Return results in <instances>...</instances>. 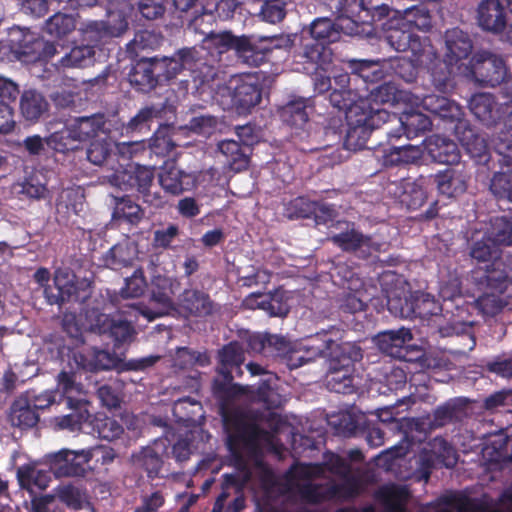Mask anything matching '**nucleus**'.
<instances>
[{
    "mask_svg": "<svg viewBox=\"0 0 512 512\" xmlns=\"http://www.w3.org/2000/svg\"><path fill=\"white\" fill-rule=\"evenodd\" d=\"M92 450L63 449L49 457V463L29 462L17 469L18 480H51L55 478L83 477L90 468Z\"/></svg>",
    "mask_w": 512,
    "mask_h": 512,
    "instance_id": "5",
    "label": "nucleus"
},
{
    "mask_svg": "<svg viewBox=\"0 0 512 512\" xmlns=\"http://www.w3.org/2000/svg\"><path fill=\"white\" fill-rule=\"evenodd\" d=\"M504 305H506V302L498 294L492 292L479 297L473 308L480 310L484 315H495Z\"/></svg>",
    "mask_w": 512,
    "mask_h": 512,
    "instance_id": "62",
    "label": "nucleus"
},
{
    "mask_svg": "<svg viewBox=\"0 0 512 512\" xmlns=\"http://www.w3.org/2000/svg\"><path fill=\"white\" fill-rule=\"evenodd\" d=\"M493 109L494 100L489 94H476L470 100L471 112L483 122H490L492 120Z\"/></svg>",
    "mask_w": 512,
    "mask_h": 512,
    "instance_id": "55",
    "label": "nucleus"
},
{
    "mask_svg": "<svg viewBox=\"0 0 512 512\" xmlns=\"http://www.w3.org/2000/svg\"><path fill=\"white\" fill-rule=\"evenodd\" d=\"M492 234L498 236V241L504 245H512V219L497 217L492 221Z\"/></svg>",
    "mask_w": 512,
    "mask_h": 512,
    "instance_id": "64",
    "label": "nucleus"
},
{
    "mask_svg": "<svg viewBox=\"0 0 512 512\" xmlns=\"http://www.w3.org/2000/svg\"><path fill=\"white\" fill-rule=\"evenodd\" d=\"M118 359L104 350L90 349L73 352L69 358L72 369L107 370L117 365Z\"/></svg>",
    "mask_w": 512,
    "mask_h": 512,
    "instance_id": "23",
    "label": "nucleus"
},
{
    "mask_svg": "<svg viewBox=\"0 0 512 512\" xmlns=\"http://www.w3.org/2000/svg\"><path fill=\"white\" fill-rule=\"evenodd\" d=\"M311 107L305 100H296L288 103L282 110L283 120L291 126L302 128L309 118Z\"/></svg>",
    "mask_w": 512,
    "mask_h": 512,
    "instance_id": "42",
    "label": "nucleus"
},
{
    "mask_svg": "<svg viewBox=\"0 0 512 512\" xmlns=\"http://www.w3.org/2000/svg\"><path fill=\"white\" fill-rule=\"evenodd\" d=\"M159 183L166 192L179 194L194 185V177L179 169L174 163L168 162L159 173Z\"/></svg>",
    "mask_w": 512,
    "mask_h": 512,
    "instance_id": "27",
    "label": "nucleus"
},
{
    "mask_svg": "<svg viewBox=\"0 0 512 512\" xmlns=\"http://www.w3.org/2000/svg\"><path fill=\"white\" fill-rule=\"evenodd\" d=\"M53 492H56L59 504H63L69 510L79 511L92 507L87 490L75 486L72 482L59 484Z\"/></svg>",
    "mask_w": 512,
    "mask_h": 512,
    "instance_id": "29",
    "label": "nucleus"
},
{
    "mask_svg": "<svg viewBox=\"0 0 512 512\" xmlns=\"http://www.w3.org/2000/svg\"><path fill=\"white\" fill-rule=\"evenodd\" d=\"M398 15L400 19L396 20V24H403L404 26H408L411 30L412 28L428 30L431 27L430 15L424 9L413 7L403 12L398 11Z\"/></svg>",
    "mask_w": 512,
    "mask_h": 512,
    "instance_id": "46",
    "label": "nucleus"
},
{
    "mask_svg": "<svg viewBox=\"0 0 512 512\" xmlns=\"http://www.w3.org/2000/svg\"><path fill=\"white\" fill-rule=\"evenodd\" d=\"M407 493L402 488L384 486L376 492V498L383 504L385 512H406Z\"/></svg>",
    "mask_w": 512,
    "mask_h": 512,
    "instance_id": "39",
    "label": "nucleus"
},
{
    "mask_svg": "<svg viewBox=\"0 0 512 512\" xmlns=\"http://www.w3.org/2000/svg\"><path fill=\"white\" fill-rule=\"evenodd\" d=\"M304 485L302 487V495L306 499L308 503L311 504H319L326 499L332 498L337 491L341 488L340 485H338L339 482H333L334 485L329 489V496H326L325 494L321 493L319 491V486L316 485V482H303ZM344 484H350L351 489H356L361 486L364 482H343Z\"/></svg>",
    "mask_w": 512,
    "mask_h": 512,
    "instance_id": "47",
    "label": "nucleus"
},
{
    "mask_svg": "<svg viewBox=\"0 0 512 512\" xmlns=\"http://www.w3.org/2000/svg\"><path fill=\"white\" fill-rule=\"evenodd\" d=\"M110 149L111 143L107 133L105 132V136L101 135L91 142L87 150L88 160L95 165H101L106 160Z\"/></svg>",
    "mask_w": 512,
    "mask_h": 512,
    "instance_id": "57",
    "label": "nucleus"
},
{
    "mask_svg": "<svg viewBox=\"0 0 512 512\" xmlns=\"http://www.w3.org/2000/svg\"><path fill=\"white\" fill-rule=\"evenodd\" d=\"M220 373L226 379L232 378V368L238 369L240 364L244 361L243 349L237 343H230L225 346L220 352Z\"/></svg>",
    "mask_w": 512,
    "mask_h": 512,
    "instance_id": "43",
    "label": "nucleus"
},
{
    "mask_svg": "<svg viewBox=\"0 0 512 512\" xmlns=\"http://www.w3.org/2000/svg\"><path fill=\"white\" fill-rule=\"evenodd\" d=\"M445 43L447 49L445 60L437 61L435 55L433 62L426 67L431 72L433 82L439 90L446 87L451 75L463 74L464 68L469 66L463 61L472 50L468 35L457 28L447 31Z\"/></svg>",
    "mask_w": 512,
    "mask_h": 512,
    "instance_id": "8",
    "label": "nucleus"
},
{
    "mask_svg": "<svg viewBox=\"0 0 512 512\" xmlns=\"http://www.w3.org/2000/svg\"><path fill=\"white\" fill-rule=\"evenodd\" d=\"M391 115L382 108H376L367 98H359L346 109L347 133L345 145L358 149L365 145L371 131L390 121Z\"/></svg>",
    "mask_w": 512,
    "mask_h": 512,
    "instance_id": "7",
    "label": "nucleus"
},
{
    "mask_svg": "<svg viewBox=\"0 0 512 512\" xmlns=\"http://www.w3.org/2000/svg\"><path fill=\"white\" fill-rule=\"evenodd\" d=\"M264 311L271 316H285L288 313L289 306L285 301V294L277 291L274 294L264 295Z\"/></svg>",
    "mask_w": 512,
    "mask_h": 512,
    "instance_id": "60",
    "label": "nucleus"
},
{
    "mask_svg": "<svg viewBox=\"0 0 512 512\" xmlns=\"http://www.w3.org/2000/svg\"><path fill=\"white\" fill-rule=\"evenodd\" d=\"M457 461L454 449L443 439L430 441L415 460V480H429L440 465L452 467ZM437 477V475H435Z\"/></svg>",
    "mask_w": 512,
    "mask_h": 512,
    "instance_id": "15",
    "label": "nucleus"
},
{
    "mask_svg": "<svg viewBox=\"0 0 512 512\" xmlns=\"http://www.w3.org/2000/svg\"><path fill=\"white\" fill-rule=\"evenodd\" d=\"M411 110H404L403 117L399 118V122L408 138H411L414 135H417L419 132L425 131L430 128L431 121L430 119L422 114L419 111L413 110L414 107H411Z\"/></svg>",
    "mask_w": 512,
    "mask_h": 512,
    "instance_id": "44",
    "label": "nucleus"
},
{
    "mask_svg": "<svg viewBox=\"0 0 512 512\" xmlns=\"http://www.w3.org/2000/svg\"><path fill=\"white\" fill-rule=\"evenodd\" d=\"M424 149L436 162L456 164L460 160V152L455 142L439 135L428 137L424 141Z\"/></svg>",
    "mask_w": 512,
    "mask_h": 512,
    "instance_id": "26",
    "label": "nucleus"
},
{
    "mask_svg": "<svg viewBox=\"0 0 512 512\" xmlns=\"http://www.w3.org/2000/svg\"><path fill=\"white\" fill-rule=\"evenodd\" d=\"M57 389L62 391L70 408L81 409L84 403V398L82 397L83 388L76 381V374L74 372L62 371L57 378Z\"/></svg>",
    "mask_w": 512,
    "mask_h": 512,
    "instance_id": "33",
    "label": "nucleus"
},
{
    "mask_svg": "<svg viewBox=\"0 0 512 512\" xmlns=\"http://www.w3.org/2000/svg\"><path fill=\"white\" fill-rule=\"evenodd\" d=\"M221 123L213 116L201 115L190 121V129L199 135L208 137L219 130Z\"/></svg>",
    "mask_w": 512,
    "mask_h": 512,
    "instance_id": "61",
    "label": "nucleus"
},
{
    "mask_svg": "<svg viewBox=\"0 0 512 512\" xmlns=\"http://www.w3.org/2000/svg\"><path fill=\"white\" fill-rule=\"evenodd\" d=\"M93 430L102 439L112 441L123 433L122 426L112 418L98 415L92 422Z\"/></svg>",
    "mask_w": 512,
    "mask_h": 512,
    "instance_id": "54",
    "label": "nucleus"
},
{
    "mask_svg": "<svg viewBox=\"0 0 512 512\" xmlns=\"http://www.w3.org/2000/svg\"><path fill=\"white\" fill-rule=\"evenodd\" d=\"M218 149L226 158V164L230 169L238 172L248 166V157L237 141H222L218 144Z\"/></svg>",
    "mask_w": 512,
    "mask_h": 512,
    "instance_id": "40",
    "label": "nucleus"
},
{
    "mask_svg": "<svg viewBox=\"0 0 512 512\" xmlns=\"http://www.w3.org/2000/svg\"><path fill=\"white\" fill-rule=\"evenodd\" d=\"M11 55L8 60H19L32 63L39 60H49L57 53L55 43L46 42L29 29L13 27L9 32Z\"/></svg>",
    "mask_w": 512,
    "mask_h": 512,
    "instance_id": "11",
    "label": "nucleus"
},
{
    "mask_svg": "<svg viewBox=\"0 0 512 512\" xmlns=\"http://www.w3.org/2000/svg\"><path fill=\"white\" fill-rule=\"evenodd\" d=\"M354 25L355 21L345 17H340L336 24L328 18L315 20L311 24L309 31L311 37L304 38V48L300 57L311 61L313 66L323 68L324 63L330 58L331 53L320 41H337L340 37L339 29L345 30L348 34L357 33L358 31L352 27Z\"/></svg>",
    "mask_w": 512,
    "mask_h": 512,
    "instance_id": "9",
    "label": "nucleus"
},
{
    "mask_svg": "<svg viewBox=\"0 0 512 512\" xmlns=\"http://www.w3.org/2000/svg\"><path fill=\"white\" fill-rule=\"evenodd\" d=\"M222 418L233 465L241 472L237 480H275L273 471L262 460L261 454L263 451L281 454L276 435L265 431L259 422L239 411H223ZM224 480L236 479L225 475Z\"/></svg>",
    "mask_w": 512,
    "mask_h": 512,
    "instance_id": "1",
    "label": "nucleus"
},
{
    "mask_svg": "<svg viewBox=\"0 0 512 512\" xmlns=\"http://www.w3.org/2000/svg\"><path fill=\"white\" fill-rule=\"evenodd\" d=\"M204 432L200 427H194L185 435L184 438H179L173 445V455L177 461L182 462L188 459L193 449H197L198 445H194L196 438L203 439Z\"/></svg>",
    "mask_w": 512,
    "mask_h": 512,
    "instance_id": "51",
    "label": "nucleus"
},
{
    "mask_svg": "<svg viewBox=\"0 0 512 512\" xmlns=\"http://www.w3.org/2000/svg\"><path fill=\"white\" fill-rule=\"evenodd\" d=\"M366 98L369 99L370 103L376 108H380V104H402L405 107H413L419 103L418 96L408 91L400 90L392 83H385L371 90L370 95Z\"/></svg>",
    "mask_w": 512,
    "mask_h": 512,
    "instance_id": "24",
    "label": "nucleus"
},
{
    "mask_svg": "<svg viewBox=\"0 0 512 512\" xmlns=\"http://www.w3.org/2000/svg\"><path fill=\"white\" fill-rule=\"evenodd\" d=\"M436 182L439 192L448 197L461 194L466 189L463 176L454 169H446L444 172L437 174Z\"/></svg>",
    "mask_w": 512,
    "mask_h": 512,
    "instance_id": "37",
    "label": "nucleus"
},
{
    "mask_svg": "<svg viewBox=\"0 0 512 512\" xmlns=\"http://www.w3.org/2000/svg\"><path fill=\"white\" fill-rule=\"evenodd\" d=\"M275 380L276 378L273 375H269L267 379L259 385L257 391L250 396L251 400L263 402L268 407L280 406L283 399L273 386Z\"/></svg>",
    "mask_w": 512,
    "mask_h": 512,
    "instance_id": "50",
    "label": "nucleus"
},
{
    "mask_svg": "<svg viewBox=\"0 0 512 512\" xmlns=\"http://www.w3.org/2000/svg\"><path fill=\"white\" fill-rule=\"evenodd\" d=\"M153 177L154 174L150 168L138 165H129L128 168L116 170L113 174L106 176L111 185L122 190L136 188L145 202L159 207L163 204L161 197L149 192Z\"/></svg>",
    "mask_w": 512,
    "mask_h": 512,
    "instance_id": "17",
    "label": "nucleus"
},
{
    "mask_svg": "<svg viewBox=\"0 0 512 512\" xmlns=\"http://www.w3.org/2000/svg\"><path fill=\"white\" fill-rule=\"evenodd\" d=\"M168 444L167 437L155 440L151 445L142 448L140 452L133 455V465L136 469L144 470L148 478L163 477L161 474L162 456L166 454Z\"/></svg>",
    "mask_w": 512,
    "mask_h": 512,
    "instance_id": "21",
    "label": "nucleus"
},
{
    "mask_svg": "<svg viewBox=\"0 0 512 512\" xmlns=\"http://www.w3.org/2000/svg\"><path fill=\"white\" fill-rule=\"evenodd\" d=\"M178 305L190 314L206 316L213 313L215 307L207 295L196 290H186Z\"/></svg>",
    "mask_w": 512,
    "mask_h": 512,
    "instance_id": "34",
    "label": "nucleus"
},
{
    "mask_svg": "<svg viewBox=\"0 0 512 512\" xmlns=\"http://www.w3.org/2000/svg\"><path fill=\"white\" fill-rule=\"evenodd\" d=\"M400 19L398 11H392L389 19L383 24L385 29V41L394 50L399 52H411L409 60L395 59L379 62L361 60L358 63L356 73L365 82H374L383 77V70L393 68L395 73L405 81L411 82L415 78L417 68H426L433 62L435 50L427 38L414 35L408 26L396 24Z\"/></svg>",
    "mask_w": 512,
    "mask_h": 512,
    "instance_id": "2",
    "label": "nucleus"
},
{
    "mask_svg": "<svg viewBox=\"0 0 512 512\" xmlns=\"http://www.w3.org/2000/svg\"><path fill=\"white\" fill-rule=\"evenodd\" d=\"M293 206L297 209L295 216L297 217H308L310 213H314L316 218H331L334 213V209L325 204H318L314 202H308L304 198H297L293 202Z\"/></svg>",
    "mask_w": 512,
    "mask_h": 512,
    "instance_id": "53",
    "label": "nucleus"
},
{
    "mask_svg": "<svg viewBox=\"0 0 512 512\" xmlns=\"http://www.w3.org/2000/svg\"><path fill=\"white\" fill-rule=\"evenodd\" d=\"M147 288V282L141 269L125 279V285L121 289V295L124 298H135L141 296Z\"/></svg>",
    "mask_w": 512,
    "mask_h": 512,
    "instance_id": "58",
    "label": "nucleus"
},
{
    "mask_svg": "<svg viewBox=\"0 0 512 512\" xmlns=\"http://www.w3.org/2000/svg\"><path fill=\"white\" fill-rule=\"evenodd\" d=\"M10 421L21 428L32 427L37 423L38 415L27 398H19L11 407Z\"/></svg>",
    "mask_w": 512,
    "mask_h": 512,
    "instance_id": "38",
    "label": "nucleus"
},
{
    "mask_svg": "<svg viewBox=\"0 0 512 512\" xmlns=\"http://www.w3.org/2000/svg\"><path fill=\"white\" fill-rule=\"evenodd\" d=\"M179 290L176 279L161 274H155L151 280V298L147 305L139 304V311L148 322L168 314L175 308L174 295Z\"/></svg>",
    "mask_w": 512,
    "mask_h": 512,
    "instance_id": "13",
    "label": "nucleus"
},
{
    "mask_svg": "<svg viewBox=\"0 0 512 512\" xmlns=\"http://www.w3.org/2000/svg\"><path fill=\"white\" fill-rule=\"evenodd\" d=\"M76 28V20L72 15L56 13L45 24V31L52 37L63 38Z\"/></svg>",
    "mask_w": 512,
    "mask_h": 512,
    "instance_id": "45",
    "label": "nucleus"
},
{
    "mask_svg": "<svg viewBox=\"0 0 512 512\" xmlns=\"http://www.w3.org/2000/svg\"><path fill=\"white\" fill-rule=\"evenodd\" d=\"M137 256L138 249L135 242L130 239H124L107 252L104 262L106 266L116 270L132 264Z\"/></svg>",
    "mask_w": 512,
    "mask_h": 512,
    "instance_id": "31",
    "label": "nucleus"
},
{
    "mask_svg": "<svg viewBox=\"0 0 512 512\" xmlns=\"http://www.w3.org/2000/svg\"><path fill=\"white\" fill-rule=\"evenodd\" d=\"M133 11V6L125 0L110 3L107 8V21H95L87 25L84 30L85 39L93 42L105 38L118 37L128 28V17Z\"/></svg>",
    "mask_w": 512,
    "mask_h": 512,
    "instance_id": "16",
    "label": "nucleus"
},
{
    "mask_svg": "<svg viewBox=\"0 0 512 512\" xmlns=\"http://www.w3.org/2000/svg\"><path fill=\"white\" fill-rule=\"evenodd\" d=\"M420 106H422L425 110L438 115L442 119L460 121L462 116L460 106L454 101H451L442 96L428 95L424 98H419L418 105H414L413 107Z\"/></svg>",
    "mask_w": 512,
    "mask_h": 512,
    "instance_id": "28",
    "label": "nucleus"
},
{
    "mask_svg": "<svg viewBox=\"0 0 512 512\" xmlns=\"http://www.w3.org/2000/svg\"><path fill=\"white\" fill-rule=\"evenodd\" d=\"M47 108L48 103L40 93L28 90L22 94L20 109L26 120H38L47 111Z\"/></svg>",
    "mask_w": 512,
    "mask_h": 512,
    "instance_id": "36",
    "label": "nucleus"
},
{
    "mask_svg": "<svg viewBox=\"0 0 512 512\" xmlns=\"http://www.w3.org/2000/svg\"><path fill=\"white\" fill-rule=\"evenodd\" d=\"M31 509L33 512H62L56 492L32 496Z\"/></svg>",
    "mask_w": 512,
    "mask_h": 512,
    "instance_id": "63",
    "label": "nucleus"
},
{
    "mask_svg": "<svg viewBox=\"0 0 512 512\" xmlns=\"http://www.w3.org/2000/svg\"><path fill=\"white\" fill-rule=\"evenodd\" d=\"M463 75L474 76L478 81L495 86L506 76V65L501 57L487 52L477 54L464 68Z\"/></svg>",
    "mask_w": 512,
    "mask_h": 512,
    "instance_id": "19",
    "label": "nucleus"
},
{
    "mask_svg": "<svg viewBox=\"0 0 512 512\" xmlns=\"http://www.w3.org/2000/svg\"><path fill=\"white\" fill-rule=\"evenodd\" d=\"M479 25L492 32L500 31L505 25V15L498 0H484L478 7Z\"/></svg>",
    "mask_w": 512,
    "mask_h": 512,
    "instance_id": "30",
    "label": "nucleus"
},
{
    "mask_svg": "<svg viewBox=\"0 0 512 512\" xmlns=\"http://www.w3.org/2000/svg\"><path fill=\"white\" fill-rule=\"evenodd\" d=\"M105 121L103 116L94 115L73 120L64 127V136L74 137L76 144L88 139L105 136Z\"/></svg>",
    "mask_w": 512,
    "mask_h": 512,
    "instance_id": "25",
    "label": "nucleus"
},
{
    "mask_svg": "<svg viewBox=\"0 0 512 512\" xmlns=\"http://www.w3.org/2000/svg\"><path fill=\"white\" fill-rule=\"evenodd\" d=\"M54 285L58 290L55 294L52 288H45V297L50 304H60L72 298L78 299L79 289L87 287L86 281L81 283L75 282V275L69 269H57L54 275Z\"/></svg>",
    "mask_w": 512,
    "mask_h": 512,
    "instance_id": "22",
    "label": "nucleus"
},
{
    "mask_svg": "<svg viewBox=\"0 0 512 512\" xmlns=\"http://www.w3.org/2000/svg\"><path fill=\"white\" fill-rule=\"evenodd\" d=\"M386 297L388 309L393 314L402 318H407L411 315L426 318L431 315H437L444 309L430 294L426 293L417 295L414 303H409L406 297L402 299L396 291L387 292Z\"/></svg>",
    "mask_w": 512,
    "mask_h": 512,
    "instance_id": "18",
    "label": "nucleus"
},
{
    "mask_svg": "<svg viewBox=\"0 0 512 512\" xmlns=\"http://www.w3.org/2000/svg\"><path fill=\"white\" fill-rule=\"evenodd\" d=\"M355 8L366 12L371 17L372 21L380 20L384 16H390L392 11L385 3V0H352L350 4V11L354 12Z\"/></svg>",
    "mask_w": 512,
    "mask_h": 512,
    "instance_id": "52",
    "label": "nucleus"
},
{
    "mask_svg": "<svg viewBox=\"0 0 512 512\" xmlns=\"http://www.w3.org/2000/svg\"><path fill=\"white\" fill-rule=\"evenodd\" d=\"M133 308L142 307L131 305L127 310L121 311L112 317L93 311L89 315L87 328L98 333H109L116 346L130 342L135 334L132 323L137 321L139 316H142L139 311H133Z\"/></svg>",
    "mask_w": 512,
    "mask_h": 512,
    "instance_id": "12",
    "label": "nucleus"
},
{
    "mask_svg": "<svg viewBox=\"0 0 512 512\" xmlns=\"http://www.w3.org/2000/svg\"><path fill=\"white\" fill-rule=\"evenodd\" d=\"M144 216L142 208L128 197H115L113 220L137 225Z\"/></svg>",
    "mask_w": 512,
    "mask_h": 512,
    "instance_id": "35",
    "label": "nucleus"
},
{
    "mask_svg": "<svg viewBox=\"0 0 512 512\" xmlns=\"http://www.w3.org/2000/svg\"><path fill=\"white\" fill-rule=\"evenodd\" d=\"M193 58L191 49H183L171 58H153L151 62L139 63L134 72L130 75L131 83L139 86H153L155 83V72L163 73L166 78L175 77Z\"/></svg>",
    "mask_w": 512,
    "mask_h": 512,
    "instance_id": "14",
    "label": "nucleus"
},
{
    "mask_svg": "<svg viewBox=\"0 0 512 512\" xmlns=\"http://www.w3.org/2000/svg\"><path fill=\"white\" fill-rule=\"evenodd\" d=\"M490 188L498 198L512 202V170L495 174Z\"/></svg>",
    "mask_w": 512,
    "mask_h": 512,
    "instance_id": "59",
    "label": "nucleus"
},
{
    "mask_svg": "<svg viewBox=\"0 0 512 512\" xmlns=\"http://www.w3.org/2000/svg\"><path fill=\"white\" fill-rule=\"evenodd\" d=\"M411 339L412 334L410 330L402 327L398 330L380 333L376 338V342L383 352L393 357H402V349Z\"/></svg>",
    "mask_w": 512,
    "mask_h": 512,
    "instance_id": "32",
    "label": "nucleus"
},
{
    "mask_svg": "<svg viewBox=\"0 0 512 512\" xmlns=\"http://www.w3.org/2000/svg\"><path fill=\"white\" fill-rule=\"evenodd\" d=\"M472 239L470 256L485 264L486 285L495 292H507L512 297V253L507 255V263L499 259L500 247L504 244L492 234V224L486 232H476Z\"/></svg>",
    "mask_w": 512,
    "mask_h": 512,
    "instance_id": "4",
    "label": "nucleus"
},
{
    "mask_svg": "<svg viewBox=\"0 0 512 512\" xmlns=\"http://www.w3.org/2000/svg\"><path fill=\"white\" fill-rule=\"evenodd\" d=\"M94 50L89 45H81L72 48L65 53L59 61L62 68H79L93 63Z\"/></svg>",
    "mask_w": 512,
    "mask_h": 512,
    "instance_id": "41",
    "label": "nucleus"
},
{
    "mask_svg": "<svg viewBox=\"0 0 512 512\" xmlns=\"http://www.w3.org/2000/svg\"><path fill=\"white\" fill-rule=\"evenodd\" d=\"M290 0H267L262 5L260 17L268 23H278L286 15V7Z\"/></svg>",
    "mask_w": 512,
    "mask_h": 512,
    "instance_id": "56",
    "label": "nucleus"
},
{
    "mask_svg": "<svg viewBox=\"0 0 512 512\" xmlns=\"http://www.w3.org/2000/svg\"><path fill=\"white\" fill-rule=\"evenodd\" d=\"M344 224L347 226V231L332 236V241L336 245L344 250H356L364 246L370 249L373 246L369 238H364L363 235L357 233L353 227H350L348 223Z\"/></svg>",
    "mask_w": 512,
    "mask_h": 512,
    "instance_id": "49",
    "label": "nucleus"
},
{
    "mask_svg": "<svg viewBox=\"0 0 512 512\" xmlns=\"http://www.w3.org/2000/svg\"><path fill=\"white\" fill-rule=\"evenodd\" d=\"M213 99L224 109H236L245 113L261 100L259 80L255 75H236L218 85Z\"/></svg>",
    "mask_w": 512,
    "mask_h": 512,
    "instance_id": "10",
    "label": "nucleus"
},
{
    "mask_svg": "<svg viewBox=\"0 0 512 512\" xmlns=\"http://www.w3.org/2000/svg\"><path fill=\"white\" fill-rule=\"evenodd\" d=\"M207 49H213L221 54L228 49H235L238 57L249 65H258L260 56L255 54L254 44L246 37H234L228 32L210 34L205 40Z\"/></svg>",
    "mask_w": 512,
    "mask_h": 512,
    "instance_id": "20",
    "label": "nucleus"
},
{
    "mask_svg": "<svg viewBox=\"0 0 512 512\" xmlns=\"http://www.w3.org/2000/svg\"><path fill=\"white\" fill-rule=\"evenodd\" d=\"M319 355L330 358L328 387L336 393H351L355 386L353 363L362 358L360 348L350 342L337 344L326 333L317 334L295 345L289 366L297 368Z\"/></svg>",
    "mask_w": 512,
    "mask_h": 512,
    "instance_id": "3",
    "label": "nucleus"
},
{
    "mask_svg": "<svg viewBox=\"0 0 512 512\" xmlns=\"http://www.w3.org/2000/svg\"><path fill=\"white\" fill-rule=\"evenodd\" d=\"M424 150V146L417 145L393 147L386 161L392 165L415 163L422 157Z\"/></svg>",
    "mask_w": 512,
    "mask_h": 512,
    "instance_id": "48",
    "label": "nucleus"
},
{
    "mask_svg": "<svg viewBox=\"0 0 512 512\" xmlns=\"http://www.w3.org/2000/svg\"><path fill=\"white\" fill-rule=\"evenodd\" d=\"M348 460L333 454L327 453L324 456L323 464L297 463L291 467L284 480H311L315 477H327L329 472L334 476L346 477L345 480H357L364 476L363 455L360 450H351Z\"/></svg>",
    "mask_w": 512,
    "mask_h": 512,
    "instance_id": "6",
    "label": "nucleus"
}]
</instances>
